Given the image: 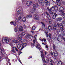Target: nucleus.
<instances>
[{
  "instance_id": "obj_30",
  "label": "nucleus",
  "mask_w": 65,
  "mask_h": 65,
  "mask_svg": "<svg viewBox=\"0 0 65 65\" xmlns=\"http://www.w3.org/2000/svg\"><path fill=\"white\" fill-rule=\"evenodd\" d=\"M52 18L53 19H55V18H56V14H55L54 15H53L52 17Z\"/></svg>"
},
{
  "instance_id": "obj_2",
  "label": "nucleus",
  "mask_w": 65,
  "mask_h": 65,
  "mask_svg": "<svg viewBox=\"0 0 65 65\" xmlns=\"http://www.w3.org/2000/svg\"><path fill=\"white\" fill-rule=\"evenodd\" d=\"M17 14L18 18H17L16 20L17 22H19L22 19L24 14L23 12H21L20 10H19L17 12Z\"/></svg>"
},
{
  "instance_id": "obj_3",
  "label": "nucleus",
  "mask_w": 65,
  "mask_h": 65,
  "mask_svg": "<svg viewBox=\"0 0 65 65\" xmlns=\"http://www.w3.org/2000/svg\"><path fill=\"white\" fill-rule=\"evenodd\" d=\"M61 36H58L57 39L59 41H61L62 40L61 38V36H65V33L63 32H62L61 34Z\"/></svg>"
},
{
  "instance_id": "obj_49",
  "label": "nucleus",
  "mask_w": 65,
  "mask_h": 65,
  "mask_svg": "<svg viewBox=\"0 0 65 65\" xmlns=\"http://www.w3.org/2000/svg\"><path fill=\"white\" fill-rule=\"evenodd\" d=\"M46 37H48V35L47 34H46Z\"/></svg>"
},
{
  "instance_id": "obj_28",
  "label": "nucleus",
  "mask_w": 65,
  "mask_h": 65,
  "mask_svg": "<svg viewBox=\"0 0 65 65\" xmlns=\"http://www.w3.org/2000/svg\"><path fill=\"white\" fill-rule=\"evenodd\" d=\"M13 48L14 51L16 50V51H17V52L18 51V49L17 48H16V47H13Z\"/></svg>"
},
{
  "instance_id": "obj_41",
  "label": "nucleus",
  "mask_w": 65,
  "mask_h": 65,
  "mask_svg": "<svg viewBox=\"0 0 65 65\" xmlns=\"http://www.w3.org/2000/svg\"><path fill=\"white\" fill-rule=\"evenodd\" d=\"M47 17L48 19L49 20L51 19V17H50V16L49 15L47 16Z\"/></svg>"
},
{
  "instance_id": "obj_18",
  "label": "nucleus",
  "mask_w": 65,
  "mask_h": 65,
  "mask_svg": "<svg viewBox=\"0 0 65 65\" xmlns=\"http://www.w3.org/2000/svg\"><path fill=\"white\" fill-rule=\"evenodd\" d=\"M53 28L55 30H57V25L56 24H54Z\"/></svg>"
},
{
  "instance_id": "obj_55",
  "label": "nucleus",
  "mask_w": 65,
  "mask_h": 65,
  "mask_svg": "<svg viewBox=\"0 0 65 65\" xmlns=\"http://www.w3.org/2000/svg\"><path fill=\"white\" fill-rule=\"evenodd\" d=\"M48 3H49L48 2V3H46V5H48Z\"/></svg>"
},
{
  "instance_id": "obj_57",
  "label": "nucleus",
  "mask_w": 65,
  "mask_h": 65,
  "mask_svg": "<svg viewBox=\"0 0 65 65\" xmlns=\"http://www.w3.org/2000/svg\"><path fill=\"white\" fill-rule=\"evenodd\" d=\"M46 14L47 15V16L48 15H49V14H48V13L47 12H46Z\"/></svg>"
},
{
  "instance_id": "obj_50",
  "label": "nucleus",
  "mask_w": 65,
  "mask_h": 65,
  "mask_svg": "<svg viewBox=\"0 0 65 65\" xmlns=\"http://www.w3.org/2000/svg\"><path fill=\"white\" fill-rule=\"evenodd\" d=\"M47 52H44V54L45 55H46V54H47Z\"/></svg>"
},
{
  "instance_id": "obj_10",
  "label": "nucleus",
  "mask_w": 65,
  "mask_h": 65,
  "mask_svg": "<svg viewBox=\"0 0 65 65\" xmlns=\"http://www.w3.org/2000/svg\"><path fill=\"white\" fill-rule=\"evenodd\" d=\"M36 6H38V3H36V5L34 4L33 5V7L34 9H36Z\"/></svg>"
},
{
  "instance_id": "obj_7",
  "label": "nucleus",
  "mask_w": 65,
  "mask_h": 65,
  "mask_svg": "<svg viewBox=\"0 0 65 65\" xmlns=\"http://www.w3.org/2000/svg\"><path fill=\"white\" fill-rule=\"evenodd\" d=\"M17 27L19 29V30L20 31H23V28L22 26H20L19 25L17 26Z\"/></svg>"
},
{
  "instance_id": "obj_53",
  "label": "nucleus",
  "mask_w": 65,
  "mask_h": 65,
  "mask_svg": "<svg viewBox=\"0 0 65 65\" xmlns=\"http://www.w3.org/2000/svg\"><path fill=\"white\" fill-rule=\"evenodd\" d=\"M31 32L32 33V34H33L34 33V31H32V30L31 31Z\"/></svg>"
},
{
  "instance_id": "obj_58",
  "label": "nucleus",
  "mask_w": 65,
  "mask_h": 65,
  "mask_svg": "<svg viewBox=\"0 0 65 65\" xmlns=\"http://www.w3.org/2000/svg\"><path fill=\"white\" fill-rule=\"evenodd\" d=\"M51 65H54V64L52 63H50Z\"/></svg>"
},
{
  "instance_id": "obj_29",
  "label": "nucleus",
  "mask_w": 65,
  "mask_h": 65,
  "mask_svg": "<svg viewBox=\"0 0 65 65\" xmlns=\"http://www.w3.org/2000/svg\"><path fill=\"white\" fill-rule=\"evenodd\" d=\"M22 21L23 22H26V18L24 17L22 19Z\"/></svg>"
},
{
  "instance_id": "obj_60",
  "label": "nucleus",
  "mask_w": 65,
  "mask_h": 65,
  "mask_svg": "<svg viewBox=\"0 0 65 65\" xmlns=\"http://www.w3.org/2000/svg\"><path fill=\"white\" fill-rule=\"evenodd\" d=\"M5 57H6H6H7V55H6V54L5 55Z\"/></svg>"
},
{
  "instance_id": "obj_27",
  "label": "nucleus",
  "mask_w": 65,
  "mask_h": 65,
  "mask_svg": "<svg viewBox=\"0 0 65 65\" xmlns=\"http://www.w3.org/2000/svg\"><path fill=\"white\" fill-rule=\"evenodd\" d=\"M21 47V45L20 44H19L17 46V47L18 48H20Z\"/></svg>"
},
{
  "instance_id": "obj_9",
  "label": "nucleus",
  "mask_w": 65,
  "mask_h": 65,
  "mask_svg": "<svg viewBox=\"0 0 65 65\" xmlns=\"http://www.w3.org/2000/svg\"><path fill=\"white\" fill-rule=\"evenodd\" d=\"M62 20V17H59L57 18L56 19V21L57 22H59V21H60Z\"/></svg>"
},
{
  "instance_id": "obj_37",
  "label": "nucleus",
  "mask_w": 65,
  "mask_h": 65,
  "mask_svg": "<svg viewBox=\"0 0 65 65\" xmlns=\"http://www.w3.org/2000/svg\"><path fill=\"white\" fill-rule=\"evenodd\" d=\"M50 61L51 63H54V61H53V60L50 59Z\"/></svg>"
},
{
  "instance_id": "obj_39",
  "label": "nucleus",
  "mask_w": 65,
  "mask_h": 65,
  "mask_svg": "<svg viewBox=\"0 0 65 65\" xmlns=\"http://www.w3.org/2000/svg\"><path fill=\"white\" fill-rule=\"evenodd\" d=\"M23 27L25 28V29H27V28L28 27H26V25H23Z\"/></svg>"
},
{
  "instance_id": "obj_61",
  "label": "nucleus",
  "mask_w": 65,
  "mask_h": 65,
  "mask_svg": "<svg viewBox=\"0 0 65 65\" xmlns=\"http://www.w3.org/2000/svg\"><path fill=\"white\" fill-rule=\"evenodd\" d=\"M44 42H45L46 41V40L45 39H44Z\"/></svg>"
},
{
  "instance_id": "obj_22",
  "label": "nucleus",
  "mask_w": 65,
  "mask_h": 65,
  "mask_svg": "<svg viewBox=\"0 0 65 65\" xmlns=\"http://www.w3.org/2000/svg\"><path fill=\"white\" fill-rule=\"evenodd\" d=\"M10 24H13V25H14V26H16V23L15 22H11Z\"/></svg>"
},
{
  "instance_id": "obj_25",
  "label": "nucleus",
  "mask_w": 65,
  "mask_h": 65,
  "mask_svg": "<svg viewBox=\"0 0 65 65\" xmlns=\"http://www.w3.org/2000/svg\"><path fill=\"white\" fill-rule=\"evenodd\" d=\"M62 62L61 61H58V63L57 65H62Z\"/></svg>"
},
{
  "instance_id": "obj_21",
  "label": "nucleus",
  "mask_w": 65,
  "mask_h": 65,
  "mask_svg": "<svg viewBox=\"0 0 65 65\" xmlns=\"http://www.w3.org/2000/svg\"><path fill=\"white\" fill-rule=\"evenodd\" d=\"M58 56V53L57 52H55L54 54V56L55 57H56L57 56Z\"/></svg>"
},
{
  "instance_id": "obj_12",
  "label": "nucleus",
  "mask_w": 65,
  "mask_h": 65,
  "mask_svg": "<svg viewBox=\"0 0 65 65\" xmlns=\"http://www.w3.org/2000/svg\"><path fill=\"white\" fill-rule=\"evenodd\" d=\"M37 36V35H35L34 36V38H35V39L36 40H33V42L34 43H36V37Z\"/></svg>"
},
{
  "instance_id": "obj_59",
  "label": "nucleus",
  "mask_w": 65,
  "mask_h": 65,
  "mask_svg": "<svg viewBox=\"0 0 65 65\" xmlns=\"http://www.w3.org/2000/svg\"><path fill=\"white\" fill-rule=\"evenodd\" d=\"M19 62H20V63H21V64H22V62H21V60H20Z\"/></svg>"
},
{
  "instance_id": "obj_14",
  "label": "nucleus",
  "mask_w": 65,
  "mask_h": 65,
  "mask_svg": "<svg viewBox=\"0 0 65 65\" xmlns=\"http://www.w3.org/2000/svg\"><path fill=\"white\" fill-rule=\"evenodd\" d=\"M1 53L2 55H4V49H2L1 50Z\"/></svg>"
},
{
  "instance_id": "obj_31",
  "label": "nucleus",
  "mask_w": 65,
  "mask_h": 65,
  "mask_svg": "<svg viewBox=\"0 0 65 65\" xmlns=\"http://www.w3.org/2000/svg\"><path fill=\"white\" fill-rule=\"evenodd\" d=\"M54 7L55 9L56 10H58V7H57V6H54Z\"/></svg>"
},
{
  "instance_id": "obj_24",
  "label": "nucleus",
  "mask_w": 65,
  "mask_h": 65,
  "mask_svg": "<svg viewBox=\"0 0 65 65\" xmlns=\"http://www.w3.org/2000/svg\"><path fill=\"white\" fill-rule=\"evenodd\" d=\"M18 38L20 39H22V38H23L22 35H19L18 36Z\"/></svg>"
},
{
  "instance_id": "obj_15",
  "label": "nucleus",
  "mask_w": 65,
  "mask_h": 65,
  "mask_svg": "<svg viewBox=\"0 0 65 65\" xmlns=\"http://www.w3.org/2000/svg\"><path fill=\"white\" fill-rule=\"evenodd\" d=\"M12 41L14 43H18V42H19V41L15 39L13 40H12Z\"/></svg>"
},
{
  "instance_id": "obj_64",
  "label": "nucleus",
  "mask_w": 65,
  "mask_h": 65,
  "mask_svg": "<svg viewBox=\"0 0 65 65\" xmlns=\"http://www.w3.org/2000/svg\"><path fill=\"white\" fill-rule=\"evenodd\" d=\"M58 2H59L60 1V0H56Z\"/></svg>"
},
{
  "instance_id": "obj_33",
  "label": "nucleus",
  "mask_w": 65,
  "mask_h": 65,
  "mask_svg": "<svg viewBox=\"0 0 65 65\" xmlns=\"http://www.w3.org/2000/svg\"><path fill=\"white\" fill-rule=\"evenodd\" d=\"M48 28H46L45 29V32H48Z\"/></svg>"
},
{
  "instance_id": "obj_62",
  "label": "nucleus",
  "mask_w": 65,
  "mask_h": 65,
  "mask_svg": "<svg viewBox=\"0 0 65 65\" xmlns=\"http://www.w3.org/2000/svg\"><path fill=\"white\" fill-rule=\"evenodd\" d=\"M63 19H65V15L64 16V17H63Z\"/></svg>"
},
{
  "instance_id": "obj_8",
  "label": "nucleus",
  "mask_w": 65,
  "mask_h": 65,
  "mask_svg": "<svg viewBox=\"0 0 65 65\" xmlns=\"http://www.w3.org/2000/svg\"><path fill=\"white\" fill-rule=\"evenodd\" d=\"M26 37L27 39H31V36L29 35L28 34H27Z\"/></svg>"
},
{
  "instance_id": "obj_47",
  "label": "nucleus",
  "mask_w": 65,
  "mask_h": 65,
  "mask_svg": "<svg viewBox=\"0 0 65 65\" xmlns=\"http://www.w3.org/2000/svg\"><path fill=\"white\" fill-rule=\"evenodd\" d=\"M51 54L52 55H54V54L53 53V52H51Z\"/></svg>"
},
{
  "instance_id": "obj_26",
  "label": "nucleus",
  "mask_w": 65,
  "mask_h": 65,
  "mask_svg": "<svg viewBox=\"0 0 65 65\" xmlns=\"http://www.w3.org/2000/svg\"><path fill=\"white\" fill-rule=\"evenodd\" d=\"M47 8L49 11H51V9H53L54 8V6H53L50 9H48V8Z\"/></svg>"
},
{
  "instance_id": "obj_36",
  "label": "nucleus",
  "mask_w": 65,
  "mask_h": 65,
  "mask_svg": "<svg viewBox=\"0 0 65 65\" xmlns=\"http://www.w3.org/2000/svg\"><path fill=\"white\" fill-rule=\"evenodd\" d=\"M21 41H22V42H25V39H22L21 40Z\"/></svg>"
},
{
  "instance_id": "obj_42",
  "label": "nucleus",
  "mask_w": 65,
  "mask_h": 65,
  "mask_svg": "<svg viewBox=\"0 0 65 65\" xmlns=\"http://www.w3.org/2000/svg\"><path fill=\"white\" fill-rule=\"evenodd\" d=\"M35 28H36L34 26L32 27V30H35Z\"/></svg>"
},
{
  "instance_id": "obj_63",
  "label": "nucleus",
  "mask_w": 65,
  "mask_h": 65,
  "mask_svg": "<svg viewBox=\"0 0 65 65\" xmlns=\"http://www.w3.org/2000/svg\"><path fill=\"white\" fill-rule=\"evenodd\" d=\"M41 41H42V42H43V39H42L41 40Z\"/></svg>"
},
{
  "instance_id": "obj_52",
  "label": "nucleus",
  "mask_w": 65,
  "mask_h": 65,
  "mask_svg": "<svg viewBox=\"0 0 65 65\" xmlns=\"http://www.w3.org/2000/svg\"><path fill=\"white\" fill-rule=\"evenodd\" d=\"M22 52H19V55H20V54H22Z\"/></svg>"
},
{
  "instance_id": "obj_40",
  "label": "nucleus",
  "mask_w": 65,
  "mask_h": 65,
  "mask_svg": "<svg viewBox=\"0 0 65 65\" xmlns=\"http://www.w3.org/2000/svg\"><path fill=\"white\" fill-rule=\"evenodd\" d=\"M14 31H15V32H18V30L16 28H15L14 29Z\"/></svg>"
},
{
  "instance_id": "obj_34",
  "label": "nucleus",
  "mask_w": 65,
  "mask_h": 65,
  "mask_svg": "<svg viewBox=\"0 0 65 65\" xmlns=\"http://www.w3.org/2000/svg\"><path fill=\"white\" fill-rule=\"evenodd\" d=\"M49 23L50 24H52V20H49Z\"/></svg>"
},
{
  "instance_id": "obj_11",
  "label": "nucleus",
  "mask_w": 65,
  "mask_h": 65,
  "mask_svg": "<svg viewBox=\"0 0 65 65\" xmlns=\"http://www.w3.org/2000/svg\"><path fill=\"white\" fill-rule=\"evenodd\" d=\"M32 4V2L31 1H28L27 2L26 4L27 6H30Z\"/></svg>"
},
{
  "instance_id": "obj_45",
  "label": "nucleus",
  "mask_w": 65,
  "mask_h": 65,
  "mask_svg": "<svg viewBox=\"0 0 65 65\" xmlns=\"http://www.w3.org/2000/svg\"><path fill=\"white\" fill-rule=\"evenodd\" d=\"M44 2L45 3H48V2H47V0H45L44 1Z\"/></svg>"
},
{
  "instance_id": "obj_38",
  "label": "nucleus",
  "mask_w": 65,
  "mask_h": 65,
  "mask_svg": "<svg viewBox=\"0 0 65 65\" xmlns=\"http://www.w3.org/2000/svg\"><path fill=\"white\" fill-rule=\"evenodd\" d=\"M53 49H54V50H55L56 49V46L55 45H53Z\"/></svg>"
},
{
  "instance_id": "obj_20",
  "label": "nucleus",
  "mask_w": 65,
  "mask_h": 65,
  "mask_svg": "<svg viewBox=\"0 0 65 65\" xmlns=\"http://www.w3.org/2000/svg\"><path fill=\"white\" fill-rule=\"evenodd\" d=\"M35 9H31V12L32 13H34V12H35Z\"/></svg>"
},
{
  "instance_id": "obj_1",
  "label": "nucleus",
  "mask_w": 65,
  "mask_h": 65,
  "mask_svg": "<svg viewBox=\"0 0 65 65\" xmlns=\"http://www.w3.org/2000/svg\"><path fill=\"white\" fill-rule=\"evenodd\" d=\"M37 46H36V47L37 48H38L39 50L41 52V53H42V54H41V57H42V60L43 61H44L46 63H47V62H48L49 61L48 60V59H46V61H45V59H44V58H45V56L43 55V54L42 53V52H41V51H40V49H41V48H40V45L39 44H37Z\"/></svg>"
},
{
  "instance_id": "obj_46",
  "label": "nucleus",
  "mask_w": 65,
  "mask_h": 65,
  "mask_svg": "<svg viewBox=\"0 0 65 65\" xmlns=\"http://www.w3.org/2000/svg\"><path fill=\"white\" fill-rule=\"evenodd\" d=\"M61 13H62V14L63 15H65V14L63 12H62Z\"/></svg>"
},
{
  "instance_id": "obj_16",
  "label": "nucleus",
  "mask_w": 65,
  "mask_h": 65,
  "mask_svg": "<svg viewBox=\"0 0 65 65\" xmlns=\"http://www.w3.org/2000/svg\"><path fill=\"white\" fill-rule=\"evenodd\" d=\"M60 10H61L59 11V12H62L64 10V8L63 7H61L59 8Z\"/></svg>"
},
{
  "instance_id": "obj_5",
  "label": "nucleus",
  "mask_w": 65,
  "mask_h": 65,
  "mask_svg": "<svg viewBox=\"0 0 65 65\" xmlns=\"http://www.w3.org/2000/svg\"><path fill=\"white\" fill-rule=\"evenodd\" d=\"M9 39L8 38H3V42H6L7 43L9 41L8 40Z\"/></svg>"
},
{
  "instance_id": "obj_48",
  "label": "nucleus",
  "mask_w": 65,
  "mask_h": 65,
  "mask_svg": "<svg viewBox=\"0 0 65 65\" xmlns=\"http://www.w3.org/2000/svg\"><path fill=\"white\" fill-rule=\"evenodd\" d=\"M11 51L12 53H15V52H14V51H13V50H11Z\"/></svg>"
},
{
  "instance_id": "obj_23",
  "label": "nucleus",
  "mask_w": 65,
  "mask_h": 65,
  "mask_svg": "<svg viewBox=\"0 0 65 65\" xmlns=\"http://www.w3.org/2000/svg\"><path fill=\"white\" fill-rule=\"evenodd\" d=\"M35 20H39V16L37 15L35 16Z\"/></svg>"
},
{
  "instance_id": "obj_56",
  "label": "nucleus",
  "mask_w": 65,
  "mask_h": 65,
  "mask_svg": "<svg viewBox=\"0 0 65 65\" xmlns=\"http://www.w3.org/2000/svg\"><path fill=\"white\" fill-rule=\"evenodd\" d=\"M48 47L47 46V45H46L45 46V48H48Z\"/></svg>"
},
{
  "instance_id": "obj_32",
  "label": "nucleus",
  "mask_w": 65,
  "mask_h": 65,
  "mask_svg": "<svg viewBox=\"0 0 65 65\" xmlns=\"http://www.w3.org/2000/svg\"><path fill=\"white\" fill-rule=\"evenodd\" d=\"M25 34V33L24 32H23L21 33V35L22 36H24Z\"/></svg>"
},
{
  "instance_id": "obj_17",
  "label": "nucleus",
  "mask_w": 65,
  "mask_h": 65,
  "mask_svg": "<svg viewBox=\"0 0 65 65\" xmlns=\"http://www.w3.org/2000/svg\"><path fill=\"white\" fill-rule=\"evenodd\" d=\"M48 30L49 31H51V30H52V27H51V26L50 25H49L48 27Z\"/></svg>"
},
{
  "instance_id": "obj_35",
  "label": "nucleus",
  "mask_w": 65,
  "mask_h": 65,
  "mask_svg": "<svg viewBox=\"0 0 65 65\" xmlns=\"http://www.w3.org/2000/svg\"><path fill=\"white\" fill-rule=\"evenodd\" d=\"M31 46L32 47H33L34 46V44L33 43H32L31 44Z\"/></svg>"
},
{
  "instance_id": "obj_4",
  "label": "nucleus",
  "mask_w": 65,
  "mask_h": 65,
  "mask_svg": "<svg viewBox=\"0 0 65 65\" xmlns=\"http://www.w3.org/2000/svg\"><path fill=\"white\" fill-rule=\"evenodd\" d=\"M60 29H58L57 30V31L58 32H60V31H62L63 32H64L65 31V30H64V28H63V26L62 25H60Z\"/></svg>"
},
{
  "instance_id": "obj_51",
  "label": "nucleus",
  "mask_w": 65,
  "mask_h": 65,
  "mask_svg": "<svg viewBox=\"0 0 65 65\" xmlns=\"http://www.w3.org/2000/svg\"><path fill=\"white\" fill-rule=\"evenodd\" d=\"M39 1L40 3H41V4H42V3H43V2H41L40 1V0H39Z\"/></svg>"
},
{
  "instance_id": "obj_43",
  "label": "nucleus",
  "mask_w": 65,
  "mask_h": 65,
  "mask_svg": "<svg viewBox=\"0 0 65 65\" xmlns=\"http://www.w3.org/2000/svg\"><path fill=\"white\" fill-rule=\"evenodd\" d=\"M41 23L42 24V25H43V26H44V27H45V25L44 24V23L43 22H42Z\"/></svg>"
},
{
  "instance_id": "obj_54",
  "label": "nucleus",
  "mask_w": 65,
  "mask_h": 65,
  "mask_svg": "<svg viewBox=\"0 0 65 65\" xmlns=\"http://www.w3.org/2000/svg\"><path fill=\"white\" fill-rule=\"evenodd\" d=\"M57 25L58 27H59L60 26V24L59 23H57Z\"/></svg>"
},
{
  "instance_id": "obj_13",
  "label": "nucleus",
  "mask_w": 65,
  "mask_h": 65,
  "mask_svg": "<svg viewBox=\"0 0 65 65\" xmlns=\"http://www.w3.org/2000/svg\"><path fill=\"white\" fill-rule=\"evenodd\" d=\"M32 17V16L31 14L28 15L26 16V18L27 19H30L31 17Z\"/></svg>"
},
{
  "instance_id": "obj_44",
  "label": "nucleus",
  "mask_w": 65,
  "mask_h": 65,
  "mask_svg": "<svg viewBox=\"0 0 65 65\" xmlns=\"http://www.w3.org/2000/svg\"><path fill=\"white\" fill-rule=\"evenodd\" d=\"M49 37L50 38V39L52 38V37H51V34H49Z\"/></svg>"
},
{
  "instance_id": "obj_19",
  "label": "nucleus",
  "mask_w": 65,
  "mask_h": 65,
  "mask_svg": "<svg viewBox=\"0 0 65 65\" xmlns=\"http://www.w3.org/2000/svg\"><path fill=\"white\" fill-rule=\"evenodd\" d=\"M61 24L62 25H61V26H62L63 27V26H65V22H62V23H61Z\"/></svg>"
},
{
  "instance_id": "obj_6",
  "label": "nucleus",
  "mask_w": 65,
  "mask_h": 65,
  "mask_svg": "<svg viewBox=\"0 0 65 65\" xmlns=\"http://www.w3.org/2000/svg\"><path fill=\"white\" fill-rule=\"evenodd\" d=\"M22 46H23L20 49L21 50H23L25 47H26V45H27V44L25 43H23L22 44Z\"/></svg>"
}]
</instances>
